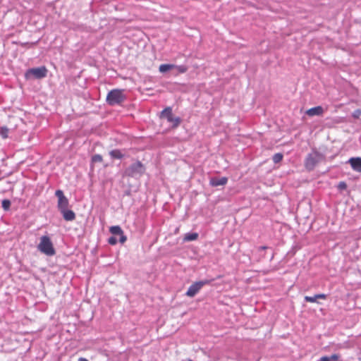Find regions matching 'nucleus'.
Returning a JSON list of instances; mask_svg holds the SVG:
<instances>
[{"instance_id": "obj_1", "label": "nucleus", "mask_w": 361, "mask_h": 361, "mask_svg": "<svg viewBox=\"0 0 361 361\" xmlns=\"http://www.w3.org/2000/svg\"><path fill=\"white\" fill-rule=\"evenodd\" d=\"M145 165L140 161L137 160L126 168L123 176L138 179L145 173Z\"/></svg>"}, {"instance_id": "obj_2", "label": "nucleus", "mask_w": 361, "mask_h": 361, "mask_svg": "<svg viewBox=\"0 0 361 361\" xmlns=\"http://www.w3.org/2000/svg\"><path fill=\"white\" fill-rule=\"evenodd\" d=\"M37 249L42 253L47 256H53L56 254L53 243L50 238L47 235H42L40 238V242L37 245Z\"/></svg>"}, {"instance_id": "obj_3", "label": "nucleus", "mask_w": 361, "mask_h": 361, "mask_svg": "<svg viewBox=\"0 0 361 361\" xmlns=\"http://www.w3.org/2000/svg\"><path fill=\"white\" fill-rule=\"evenodd\" d=\"M324 159V156L317 151H313L308 154L305 161V165L308 171H312L315 166Z\"/></svg>"}, {"instance_id": "obj_4", "label": "nucleus", "mask_w": 361, "mask_h": 361, "mask_svg": "<svg viewBox=\"0 0 361 361\" xmlns=\"http://www.w3.org/2000/svg\"><path fill=\"white\" fill-rule=\"evenodd\" d=\"M126 99V95L123 94V90L114 89L111 90L106 96V102L111 105L114 106L121 104Z\"/></svg>"}, {"instance_id": "obj_5", "label": "nucleus", "mask_w": 361, "mask_h": 361, "mask_svg": "<svg viewBox=\"0 0 361 361\" xmlns=\"http://www.w3.org/2000/svg\"><path fill=\"white\" fill-rule=\"evenodd\" d=\"M160 118H166L167 121L171 124L172 128H177L181 122L180 117L173 116L172 113V108L170 106L166 107L160 113Z\"/></svg>"}, {"instance_id": "obj_6", "label": "nucleus", "mask_w": 361, "mask_h": 361, "mask_svg": "<svg viewBox=\"0 0 361 361\" xmlns=\"http://www.w3.org/2000/svg\"><path fill=\"white\" fill-rule=\"evenodd\" d=\"M47 69L45 66L32 68L28 69L25 73L26 79H42L47 76Z\"/></svg>"}, {"instance_id": "obj_7", "label": "nucleus", "mask_w": 361, "mask_h": 361, "mask_svg": "<svg viewBox=\"0 0 361 361\" xmlns=\"http://www.w3.org/2000/svg\"><path fill=\"white\" fill-rule=\"evenodd\" d=\"M209 283V280H203L195 282L191 286H190L185 295L190 298H193L204 286Z\"/></svg>"}, {"instance_id": "obj_8", "label": "nucleus", "mask_w": 361, "mask_h": 361, "mask_svg": "<svg viewBox=\"0 0 361 361\" xmlns=\"http://www.w3.org/2000/svg\"><path fill=\"white\" fill-rule=\"evenodd\" d=\"M55 195L58 198L57 207L59 211L68 208L69 200L64 195L63 192L61 190H57L55 192Z\"/></svg>"}, {"instance_id": "obj_9", "label": "nucleus", "mask_w": 361, "mask_h": 361, "mask_svg": "<svg viewBox=\"0 0 361 361\" xmlns=\"http://www.w3.org/2000/svg\"><path fill=\"white\" fill-rule=\"evenodd\" d=\"M110 233L114 236H118V240L119 242L123 244L127 240V237L124 235L123 230L121 229V226H111L109 228Z\"/></svg>"}, {"instance_id": "obj_10", "label": "nucleus", "mask_w": 361, "mask_h": 361, "mask_svg": "<svg viewBox=\"0 0 361 361\" xmlns=\"http://www.w3.org/2000/svg\"><path fill=\"white\" fill-rule=\"evenodd\" d=\"M228 178L226 177H212L209 180V183L213 187L222 186L227 183Z\"/></svg>"}, {"instance_id": "obj_11", "label": "nucleus", "mask_w": 361, "mask_h": 361, "mask_svg": "<svg viewBox=\"0 0 361 361\" xmlns=\"http://www.w3.org/2000/svg\"><path fill=\"white\" fill-rule=\"evenodd\" d=\"M63 219L67 221H72L75 219V214L73 210L65 209L60 211Z\"/></svg>"}, {"instance_id": "obj_12", "label": "nucleus", "mask_w": 361, "mask_h": 361, "mask_svg": "<svg viewBox=\"0 0 361 361\" xmlns=\"http://www.w3.org/2000/svg\"><path fill=\"white\" fill-rule=\"evenodd\" d=\"M348 161L353 170L356 171L357 172H361V158L353 157L350 158Z\"/></svg>"}, {"instance_id": "obj_13", "label": "nucleus", "mask_w": 361, "mask_h": 361, "mask_svg": "<svg viewBox=\"0 0 361 361\" xmlns=\"http://www.w3.org/2000/svg\"><path fill=\"white\" fill-rule=\"evenodd\" d=\"M324 113V109L321 106H317L308 109L306 114L310 116H321Z\"/></svg>"}, {"instance_id": "obj_14", "label": "nucleus", "mask_w": 361, "mask_h": 361, "mask_svg": "<svg viewBox=\"0 0 361 361\" xmlns=\"http://www.w3.org/2000/svg\"><path fill=\"white\" fill-rule=\"evenodd\" d=\"M326 295L324 294V293H320V294H316L314 295V296H305L304 299L306 302H317V300L318 299H326Z\"/></svg>"}, {"instance_id": "obj_15", "label": "nucleus", "mask_w": 361, "mask_h": 361, "mask_svg": "<svg viewBox=\"0 0 361 361\" xmlns=\"http://www.w3.org/2000/svg\"><path fill=\"white\" fill-rule=\"evenodd\" d=\"M109 155L113 159H121L124 157V154L119 149H113L109 152Z\"/></svg>"}, {"instance_id": "obj_16", "label": "nucleus", "mask_w": 361, "mask_h": 361, "mask_svg": "<svg viewBox=\"0 0 361 361\" xmlns=\"http://www.w3.org/2000/svg\"><path fill=\"white\" fill-rule=\"evenodd\" d=\"M197 238L198 233H187L185 235L183 240L184 241H192L197 240Z\"/></svg>"}, {"instance_id": "obj_17", "label": "nucleus", "mask_w": 361, "mask_h": 361, "mask_svg": "<svg viewBox=\"0 0 361 361\" xmlns=\"http://www.w3.org/2000/svg\"><path fill=\"white\" fill-rule=\"evenodd\" d=\"M175 67L173 64H161L159 66V71L161 73H165Z\"/></svg>"}, {"instance_id": "obj_18", "label": "nucleus", "mask_w": 361, "mask_h": 361, "mask_svg": "<svg viewBox=\"0 0 361 361\" xmlns=\"http://www.w3.org/2000/svg\"><path fill=\"white\" fill-rule=\"evenodd\" d=\"M1 206H2V208L5 210V211H8L9 210L10 207H11V201L9 200H4L1 202Z\"/></svg>"}, {"instance_id": "obj_19", "label": "nucleus", "mask_w": 361, "mask_h": 361, "mask_svg": "<svg viewBox=\"0 0 361 361\" xmlns=\"http://www.w3.org/2000/svg\"><path fill=\"white\" fill-rule=\"evenodd\" d=\"M283 159V154L276 153L273 156L272 160L275 164L279 163Z\"/></svg>"}, {"instance_id": "obj_20", "label": "nucleus", "mask_w": 361, "mask_h": 361, "mask_svg": "<svg viewBox=\"0 0 361 361\" xmlns=\"http://www.w3.org/2000/svg\"><path fill=\"white\" fill-rule=\"evenodd\" d=\"M174 68L180 73H184L188 71V67L185 65L175 66Z\"/></svg>"}, {"instance_id": "obj_21", "label": "nucleus", "mask_w": 361, "mask_h": 361, "mask_svg": "<svg viewBox=\"0 0 361 361\" xmlns=\"http://www.w3.org/2000/svg\"><path fill=\"white\" fill-rule=\"evenodd\" d=\"M8 129L6 127H1L0 129V134L3 138L8 137Z\"/></svg>"}, {"instance_id": "obj_22", "label": "nucleus", "mask_w": 361, "mask_h": 361, "mask_svg": "<svg viewBox=\"0 0 361 361\" xmlns=\"http://www.w3.org/2000/svg\"><path fill=\"white\" fill-rule=\"evenodd\" d=\"M118 241L119 242V240H118V239L117 238V237L114 236V235H112V236L109 237V239H108V243H109L110 245H116V244L118 243Z\"/></svg>"}, {"instance_id": "obj_23", "label": "nucleus", "mask_w": 361, "mask_h": 361, "mask_svg": "<svg viewBox=\"0 0 361 361\" xmlns=\"http://www.w3.org/2000/svg\"><path fill=\"white\" fill-rule=\"evenodd\" d=\"M92 161L93 163L102 162V157L100 154H94L92 157Z\"/></svg>"}, {"instance_id": "obj_24", "label": "nucleus", "mask_w": 361, "mask_h": 361, "mask_svg": "<svg viewBox=\"0 0 361 361\" xmlns=\"http://www.w3.org/2000/svg\"><path fill=\"white\" fill-rule=\"evenodd\" d=\"M338 189L340 190H344L347 188V184L344 181H341L339 182V183L338 184V186H337Z\"/></svg>"}, {"instance_id": "obj_25", "label": "nucleus", "mask_w": 361, "mask_h": 361, "mask_svg": "<svg viewBox=\"0 0 361 361\" xmlns=\"http://www.w3.org/2000/svg\"><path fill=\"white\" fill-rule=\"evenodd\" d=\"M340 357V355L338 354H333L329 358L331 361H338V359Z\"/></svg>"}, {"instance_id": "obj_26", "label": "nucleus", "mask_w": 361, "mask_h": 361, "mask_svg": "<svg viewBox=\"0 0 361 361\" xmlns=\"http://www.w3.org/2000/svg\"><path fill=\"white\" fill-rule=\"evenodd\" d=\"M320 361H331L329 357L324 356L320 358Z\"/></svg>"}, {"instance_id": "obj_27", "label": "nucleus", "mask_w": 361, "mask_h": 361, "mask_svg": "<svg viewBox=\"0 0 361 361\" xmlns=\"http://www.w3.org/2000/svg\"><path fill=\"white\" fill-rule=\"evenodd\" d=\"M78 361H88V360L85 357H80L78 359Z\"/></svg>"}, {"instance_id": "obj_28", "label": "nucleus", "mask_w": 361, "mask_h": 361, "mask_svg": "<svg viewBox=\"0 0 361 361\" xmlns=\"http://www.w3.org/2000/svg\"><path fill=\"white\" fill-rule=\"evenodd\" d=\"M266 248H267V247H265V246H262V247H260V249H262V250H264Z\"/></svg>"}, {"instance_id": "obj_29", "label": "nucleus", "mask_w": 361, "mask_h": 361, "mask_svg": "<svg viewBox=\"0 0 361 361\" xmlns=\"http://www.w3.org/2000/svg\"><path fill=\"white\" fill-rule=\"evenodd\" d=\"M188 361H192V360H188Z\"/></svg>"}]
</instances>
